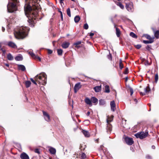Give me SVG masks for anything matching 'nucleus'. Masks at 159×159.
<instances>
[{
  "label": "nucleus",
  "instance_id": "22",
  "mask_svg": "<svg viewBox=\"0 0 159 159\" xmlns=\"http://www.w3.org/2000/svg\"><path fill=\"white\" fill-rule=\"evenodd\" d=\"M82 132L85 137H88L90 136V134L88 131L82 130Z\"/></svg>",
  "mask_w": 159,
  "mask_h": 159
},
{
  "label": "nucleus",
  "instance_id": "4",
  "mask_svg": "<svg viewBox=\"0 0 159 159\" xmlns=\"http://www.w3.org/2000/svg\"><path fill=\"white\" fill-rule=\"evenodd\" d=\"M14 2H9L7 5V9L8 12H12L17 10V5L19 2L18 0H11Z\"/></svg>",
  "mask_w": 159,
  "mask_h": 159
},
{
  "label": "nucleus",
  "instance_id": "12",
  "mask_svg": "<svg viewBox=\"0 0 159 159\" xmlns=\"http://www.w3.org/2000/svg\"><path fill=\"white\" fill-rule=\"evenodd\" d=\"M20 157L22 159H29L28 156L25 153H22Z\"/></svg>",
  "mask_w": 159,
  "mask_h": 159
},
{
  "label": "nucleus",
  "instance_id": "33",
  "mask_svg": "<svg viewBox=\"0 0 159 159\" xmlns=\"http://www.w3.org/2000/svg\"><path fill=\"white\" fill-rule=\"evenodd\" d=\"M99 104L100 105H104L105 104V101L102 99L99 100Z\"/></svg>",
  "mask_w": 159,
  "mask_h": 159
},
{
  "label": "nucleus",
  "instance_id": "40",
  "mask_svg": "<svg viewBox=\"0 0 159 159\" xmlns=\"http://www.w3.org/2000/svg\"><path fill=\"white\" fill-rule=\"evenodd\" d=\"M86 155L84 153H83L81 155V157L82 159H85L86 158Z\"/></svg>",
  "mask_w": 159,
  "mask_h": 159
},
{
  "label": "nucleus",
  "instance_id": "44",
  "mask_svg": "<svg viewBox=\"0 0 159 159\" xmlns=\"http://www.w3.org/2000/svg\"><path fill=\"white\" fill-rule=\"evenodd\" d=\"M34 152H35L38 153V154L40 153L39 150L38 149H36L34 150Z\"/></svg>",
  "mask_w": 159,
  "mask_h": 159
},
{
  "label": "nucleus",
  "instance_id": "6",
  "mask_svg": "<svg viewBox=\"0 0 159 159\" xmlns=\"http://www.w3.org/2000/svg\"><path fill=\"white\" fill-rule=\"evenodd\" d=\"M126 8L129 11L132 12L134 10L133 3L131 2L126 4Z\"/></svg>",
  "mask_w": 159,
  "mask_h": 159
},
{
  "label": "nucleus",
  "instance_id": "19",
  "mask_svg": "<svg viewBox=\"0 0 159 159\" xmlns=\"http://www.w3.org/2000/svg\"><path fill=\"white\" fill-rule=\"evenodd\" d=\"M49 151L50 153L52 154H54L56 152V150L55 148L51 147L49 149Z\"/></svg>",
  "mask_w": 159,
  "mask_h": 159
},
{
  "label": "nucleus",
  "instance_id": "29",
  "mask_svg": "<svg viewBox=\"0 0 159 159\" xmlns=\"http://www.w3.org/2000/svg\"><path fill=\"white\" fill-rule=\"evenodd\" d=\"M80 20V17L79 16H77L74 18V21L75 23H78Z\"/></svg>",
  "mask_w": 159,
  "mask_h": 159
},
{
  "label": "nucleus",
  "instance_id": "3",
  "mask_svg": "<svg viewBox=\"0 0 159 159\" xmlns=\"http://www.w3.org/2000/svg\"><path fill=\"white\" fill-rule=\"evenodd\" d=\"M34 80L39 84L44 85L46 83L47 75L44 73H40L35 76Z\"/></svg>",
  "mask_w": 159,
  "mask_h": 159
},
{
  "label": "nucleus",
  "instance_id": "61",
  "mask_svg": "<svg viewBox=\"0 0 159 159\" xmlns=\"http://www.w3.org/2000/svg\"><path fill=\"white\" fill-rule=\"evenodd\" d=\"M127 80H128V77H127L126 78V81H127Z\"/></svg>",
  "mask_w": 159,
  "mask_h": 159
},
{
  "label": "nucleus",
  "instance_id": "24",
  "mask_svg": "<svg viewBox=\"0 0 159 159\" xmlns=\"http://www.w3.org/2000/svg\"><path fill=\"white\" fill-rule=\"evenodd\" d=\"M7 58L10 61H12L14 59V57L12 55L9 53L7 55Z\"/></svg>",
  "mask_w": 159,
  "mask_h": 159
},
{
  "label": "nucleus",
  "instance_id": "13",
  "mask_svg": "<svg viewBox=\"0 0 159 159\" xmlns=\"http://www.w3.org/2000/svg\"><path fill=\"white\" fill-rule=\"evenodd\" d=\"M153 33H154V36L157 39L159 38V30L155 31L154 29H152Z\"/></svg>",
  "mask_w": 159,
  "mask_h": 159
},
{
  "label": "nucleus",
  "instance_id": "9",
  "mask_svg": "<svg viewBox=\"0 0 159 159\" xmlns=\"http://www.w3.org/2000/svg\"><path fill=\"white\" fill-rule=\"evenodd\" d=\"M110 106L111 111H114L116 109V104L114 101L111 102Z\"/></svg>",
  "mask_w": 159,
  "mask_h": 159
},
{
  "label": "nucleus",
  "instance_id": "2",
  "mask_svg": "<svg viewBox=\"0 0 159 159\" xmlns=\"http://www.w3.org/2000/svg\"><path fill=\"white\" fill-rule=\"evenodd\" d=\"M29 28L27 27H21L19 31L14 33V36L17 39H23L27 35V32L29 30Z\"/></svg>",
  "mask_w": 159,
  "mask_h": 159
},
{
  "label": "nucleus",
  "instance_id": "1",
  "mask_svg": "<svg viewBox=\"0 0 159 159\" xmlns=\"http://www.w3.org/2000/svg\"><path fill=\"white\" fill-rule=\"evenodd\" d=\"M38 0H25V11L27 17H28V22L31 26H33L36 22V18L38 15Z\"/></svg>",
  "mask_w": 159,
  "mask_h": 159
},
{
  "label": "nucleus",
  "instance_id": "11",
  "mask_svg": "<svg viewBox=\"0 0 159 159\" xmlns=\"http://www.w3.org/2000/svg\"><path fill=\"white\" fill-rule=\"evenodd\" d=\"M8 45L9 46L14 48H17V46L16 44L14 43L11 41L8 42Z\"/></svg>",
  "mask_w": 159,
  "mask_h": 159
},
{
  "label": "nucleus",
  "instance_id": "26",
  "mask_svg": "<svg viewBox=\"0 0 159 159\" xmlns=\"http://www.w3.org/2000/svg\"><path fill=\"white\" fill-rule=\"evenodd\" d=\"M82 42L81 41H79L74 43V45L75 46V47L77 48H79L80 47L78 45L80 44Z\"/></svg>",
  "mask_w": 159,
  "mask_h": 159
},
{
  "label": "nucleus",
  "instance_id": "20",
  "mask_svg": "<svg viewBox=\"0 0 159 159\" xmlns=\"http://www.w3.org/2000/svg\"><path fill=\"white\" fill-rule=\"evenodd\" d=\"M15 59L16 61H21L23 59V57L21 55H19L16 56L15 58Z\"/></svg>",
  "mask_w": 159,
  "mask_h": 159
},
{
  "label": "nucleus",
  "instance_id": "30",
  "mask_svg": "<svg viewBox=\"0 0 159 159\" xmlns=\"http://www.w3.org/2000/svg\"><path fill=\"white\" fill-rule=\"evenodd\" d=\"M110 89L108 85H106L105 86V92L107 93H109L110 92Z\"/></svg>",
  "mask_w": 159,
  "mask_h": 159
},
{
  "label": "nucleus",
  "instance_id": "53",
  "mask_svg": "<svg viewBox=\"0 0 159 159\" xmlns=\"http://www.w3.org/2000/svg\"><path fill=\"white\" fill-rule=\"evenodd\" d=\"M90 114V112L89 111H88L87 112V115L88 116H89Z\"/></svg>",
  "mask_w": 159,
  "mask_h": 159
},
{
  "label": "nucleus",
  "instance_id": "60",
  "mask_svg": "<svg viewBox=\"0 0 159 159\" xmlns=\"http://www.w3.org/2000/svg\"><path fill=\"white\" fill-rule=\"evenodd\" d=\"M149 48V47L148 46L147 47H146V48L147 49H148Z\"/></svg>",
  "mask_w": 159,
  "mask_h": 159
},
{
  "label": "nucleus",
  "instance_id": "45",
  "mask_svg": "<svg viewBox=\"0 0 159 159\" xmlns=\"http://www.w3.org/2000/svg\"><path fill=\"white\" fill-rule=\"evenodd\" d=\"M30 80L34 84H37V83L36 82V80L35 81L32 78H30Z\"/></svg>",
  "mask_w": 159,
  "mask_h": 159
},
{
  "label": "nucleus",
  "instance_id": "48",
  "mask_svg": "<svg viewBox=\"0 0 159 159\" xmlns=\"http://www.w3.org/2000/svg\"><path fill=\"white\" fill-rule=\"evenodd\" d=\"M147 159H152L151 157L149 155H147L146 157Z\"/></svg>",
  "mask_w": 159,
  "mask_h": 159
},
{
  "label": "nucleus",
  "instance_id": "7",
  "mask_svg": "<svg viewBox=\"0 0 159 159\" xmlns=\"http://www.w3.org/2000/svg\"><path fill=\"white\" fill-rule=\"evenodd\" d=\"M126 143L129 145H131L134 143V141L132 138L126 137L125 139Z\"/></svg>",
  "mask_w": 159,
  "mask_h": 159
},
{
  "label": "nucleus",
  "instance_id": "8",
  "mask_svg": "<svg viewBox=\"0 0 159 159\" xmlns=\"http://www.w3.org/2000/svg\"><path fill=\"white\" fill-rule=\"evenodd\" d=\"M43 112L45 120L47 121H49L50 119V116L48 114L44 111H43Z\"/></svg>",
  "mask_w": 159,
  "mask_h": 159
},
{
  "label": "nucleus",
  "instance_id": "42",
  "mask_svg": "<svg viewBox=\"0 0 159 159\" xmlns=\"http://www.w3.org/2000/svg\"><path fill=\"white\" fill-rule=\"evenodd\" d=\"M120 68L121 69H122L123 67V64L122 63L121 61L120 62Z\"/></svg>",
  "mask_w": 159,
  "mask_h": 159
},
{
  "label": "nucleus",
  "instance_id": "37",
  "mask_svg": "<svg viewBox=\"0 0 159 159\" xmlns=\"http://www.w3.org/2000/svg\"><path fill=\"white\" fill-rule=\"evenodd\" d=\"M154 79L155 82L156 83H157L158 81V76L157 73L155 75Z\"/></svg>",
  "mask_w": 159,
  "mask_h": 159
},
{
  "label": "nucleus",
  "instance_id": "49",
  "mask_svg": "<svg viewBox=\"0 0 159 159\" xmlns=\"http://www.w3.org/2000/svg\"><path fill=\"white\" fill-rule=\"evenodd\" d=\"M52 51L51 50L48 49V54H51L52 53Z\"/></svg>",
  "mask_w": 159,
  "mask_h": 159
},
{
  "label": "nucleus",
  "instance_id": "17",
  "mask_svg": "<svg viewBox=\"0 0 159 159\" xmlns=\"http://www.w3.org/2000/svg\"><path fill=\"white\" fill-rule=\"evenodd\" d=\"M69 45L70 43L69 42H66L62 43V46L63 48H66L69 47Z\"/></svg>",
  "mask_w": 159,
  "mask_h": 159
},
{
  "label": "nucleus",
  "instance_id": "62",
  "mask_svg": "<svg viewBox=\"0 0 159 159\" xmlns=\"http://www.w3.org/2000/svg\"><path fill=\"white\" fill-rule=\"evenodd\" d=\"M152 148H153V149L155 148V146H152Z\"/></svg>",
  "mask_w": 159,
  "mask_h": 159
},
{
  "label": "nucleus",
  "instance_id": "56",
  "mask_svg": "<svg viewBox=\"0 0 159 159\" xmlns=\"http://www.w3.org/2000/svg\"><path fill=\"white\" fill-rule=\"evenodd\" d=\"M5 30V29L3 27H2V30L3 32H4V31Z\"/></svg>",
  "mask_w": 159,
  "mask_h": 159
},
{
  "label": "nucleus",
  "instance_id": "54",
  "mask_svg": "<svg viewBox=\"0 0 159 159\" xmlns=\"http://www.w3.org/2000/svg\"><path fill=\"white\" fill-rule=\"evenodd\" d=\"M64 0H60V3L61 4L63 3V1Z\"/></svg>",
  "mask_w": 159,
  "mask_h": 159
},
{
  "label": "nucleus",
  "instance_id": "52",
  "mask_svg": "<svg viewBox=\"0 0 159 159\" xmlns=\"http://www.w3.org/2000/svg\"><path fill=\"white\" fill-rule=\"evenodd\" d=\"M38 59L39 61H41V58L37 56V57L35 59Z\"/></svg>",
  "mask_w": 159,
  "mask_h": 159
},
{
  "label": "nucleus",
  "instance_id": "15",
  "mask_svg": "<svg viewBox=\"0 0 159 159\" xmlns=\"http://www.w3.org/2000/svg\"><path fill=\"white\" fill-rule=\"evenodd\" d=\"M84 101L87 104L89 105L90 106H92V103L91 99L90 100L89 98H85Z\"/></svg>",
  "mask_w": 159,
  "mask_h": 159
},
{
  "label": "nucleus",
  "instance_id": "55",
  "mask_svg": "<svg viewBox=\"0 0 159 159\" xmlns=\"http://www.w3.org/2000/svg\"><path fill=\"white\" fill-rule=\"evenodd\" d=\"M140 94L141 95H145V93H143L142 92H140Z\"/></svg>",
  "mask_w": 159,
  "mask_h": 159
},
{
  "label": "nucleus",
  "instance_id": "5",
  "mask_svg": "<svg viewBox=\"0 0 159 159\" xmlns=\"http://www.w3.org/2000/svg\"><path fill=\"white\" fill-rule=\"evenodd\" d=\"M148 135V133L144 132H139L134 134V136L137 138H139L140 139H143L146 138Z\"/></svg>",
  "mask_w": 159,
  "mask_h": 159
},
{
  "label": "nucleus",
  "instance_id": "57",
  "mask_svg": "<svg viewBox=\"0 0 159 159\" xmlns=\"http://www.w3.org/2000/svg\"><path fill=\"white\" fill-rule=\"evenodd\" d=\"M2 52H3V53H4V54H5V53H6V51L5 50H2Z\"/></svg>",
  "mask_w": 159,
  "mask_h": 159
},
{
  "label": "nucleus",
  "instance_id": "31",
  "mask_svg": "<svg viewBox=\"0 0 159 159\" xmlns=\"http://www.w3.org/2000/svg\"><path fill=\"white\" fill-rule=\"evenodd\" d=\"M31 84V83L30 81H27L25 83L26 86L27 88L29 87Z\"/></svg>",
  "mask_w": 159,
  "mask_h": 159
},
{
  "label": "nucleus",
  "instance_id": "10",
  "mask_svg": "<svg viewBox=\"0 0 159 159\" xmlns=\"http://www.w3.org/2000/svg\"><path fill=\"white\" fill-rule=\"evenodd\" d=\"M81 85L80 83L76 84L74 87V89L75 93H76L79 89L81 88Z\"/></svg>",
  "mask_w": 159,
  "mask_h": 159
},
{
  "label": "nucleus",
  "instance_id": "14",
  "mask_svg": "<svg viewBox=\"0 0 159 159\" xmlns=\"http://www.w3.org/2000/svg\"><path fill=\"white\" fill-rule=\"evenodd\" d=\"M101 85H100L99 86H97L94 87L93 89L96 92L98 93L101 91Z\"/></svg>",
  "mask_w": 159,
  "mask_h": 159
},
{
  "label": "nucleus",
  "instance_id": "41",
  "mask_svg": "<svg viewBox=\"0 0 159 159\" xmlns=\"http://www.w3.org/2000/svg\"><path fill=\"white\" fill-rule=\"evenodd\" d=\"M84 29L86 30H87L88 29L89 26L87 24H85L84 26Z\"/></svg>",
  "mask_w": 159,
  "mask_h": 159
},
{
  "label": "nucleus",
  "instance_id": "46",
  "mask_svg": "<svg viewBox=\"0 0 159 159\" xmlns=\"http://www.w3.org/2000/svg\"><path fill=\"white\" fill-rule=\"evenodd\" d=\"M128 68H126L125 70V71L124 72V73L125 74H127L128 73Z\"/></svg>",
  "mask_w": 159,
  "mask_h": 159
},
{
  "label": "nucleus",
  "instance_id": "16",
  "mask_svg": "<svg viewBox=\"0 0 159 159\" xmlns=\"http://www.w3.org/2000/svg\"><path fill=\"white\" fill-rule=\"evenodd\" d=\"M143 36L145 37L146 39L149 40L150 41H154L153 39H154V37L152 38L151 36L147 34H144Z\"/></svg>",
  "mask_w": 159,
  "mask_h": 159
},
{
  "label": "nucleus",
  "instance_id": "36",
  "mask_svg": "<svg viewBox=\"0 0 159 159\" xmlns=\"http://www.w3.org/2000/svg\"><path fill=\"white\" fill-rule=\"evenodd\" d=\"M117 5L122 9H123L124 8V6L122 4V3L121 2H118L117 3Z\"/></svg>",
  "mask_w": 159,
  "mask_h": 159
},
{
  "label": "nucleus",
  "instance_id": "28",
  "mask_svg": "<svg viewBox=\"0 0 159 159\" xmlns=\"http://www.w3.org/2000/svg\"><path fill=\"white\" fill-rule=\"evenodd\" d=\"M116 33L117 36L118 37L120 36V30L117 28H116Z\"/></svg>",
  "mask_w": 159,
  "mask_h": 159
},
{
  "label": "nucleus",
  "instance_id": "63",
  "mask_svg": "<svg viewBox=\"0 0 159 159\" xmlns=\"http://www.w3.org/2000/svg\"><path fill=\"white\" fill-rule=\"evenodd\" d=\"M1 47V43H0V48Z\"/></svg>",
  "mask_w": 159,
  "mask_h": 159
},
{
  "label": "nucleus",
  "instance_id": "23",
  "mask_svg": "<svg viewBox=\"0 0 159 159\" xmlns=\"http://www.w3.org/2000/svg\"><path fill=\"white\" fill-rule=\"evenodd\" d=\"M107 132L108 133H110L111 131L112 130V127L111 125L110 124V123L107 124Z\"/></svg>",
  "mask_w": 159,
  "mask_h": 159
},
{
  "label": "nucleus",
  "instance_id": "25",
  "mask_svg": "<svg viewBox=\"0 0 159 159\" xmlns=\"http://www.w3.org/2000/svg\"><path fill=\"white\" fill-rule=\"evenodd\" d=\"M91 102H92L93 103L95 104V105H96L98 102V99L95 97H92L91 98Z\"/></svg>",
  "mask_w": 159,
  "mask_h": 159
},
{
  "label": "nucleus",
  "instance_id": "58",
  "mask_svg": "<svg viewBox=\"0 0 159 159\" xmlns=\"http://www.w3.org/2000/svg\"><path fill=\"white\" fill-rule=\"evenodd\" d=\"M5 65L7 67H9V65L8 64H6Z\"/></svg>",
  "mask_w": 159,
  "mask_h": 159
},
{
  "label": "nucleus",
  "instance_id": "18",
  "mask_svg": "<svg viewBox=\"0 0 159 159\" xmlns=\"http://www.w3.org/2000/svg\"><path fill=\"white\" fill-rule=\"evenodd\" d=\"M18 66L19 70H21L22 71H24L25 70V67L24 65H18Z\"/></svg>",
  "mask_w": 159,
  "mask_h": 159
},
{
  "label": "nucleus",
  "instance_id": "27",
  "mask_svg": "<svg viewBox=\"0 0 159 159\" xmlns=\"http://www.w3.org/2000/svg\"><path fill=\"white\" fill-rule=\"evenodd\" d=\"M29 54L31 56V57L34 58L36 59L37 57V56H36L33 52H29Z\"/></svg>",
  "mask_w": 159,
  "mask_h": 159
},
{
  "label": "nucleus",
  "instance_id": "21",
  "mask_svg": "<svg viewBox=\"0 0 159 159\" xmlns=\"http://www.w3.org/2000/svg\"><path fill=\"white\" fill-rule=\"evenodd\" d=\"M113 117V116H111L110 117L108 116L107 117V124L109 123L110 122H111L112 120Z\"/></svg>",
  "mask_w": 159,
  "mask_h": 159
},
{
  "label": "nucleus",
  "instance_id": "32",
  "mask_svg": "<svg viewBox=\"0 0 159 159\" xmlns=\"http://www.w3.org/2000/svg\"><path fill=\"white\" fill-rule=\"evenodd\" d=\"M144 90L145 93H147L150 90V89L149 86H147L144 89Z\"/></svg>",
  "mask_w": 159,
  "mask_h": 159
},
{
  "label": "nucleus",
  "instance_id": "59",
  "mask_svg": "<svg viewBox=\"0 0 159 159\" xmlns=\"http://www.w3.org/2000/svg\"><path fill=\"white\" fill-rule=\"evenodd\" d=\"M134 101L136 103H137V100L136 99H134Z\"/></svg>",
  "mask_w": 159,
  "mask_h": 159
},
{
  "label": "nucleus",
  "instance_id": "47",
  "mask_svg": "<svg viewBox=\"0 0 159 159\" xmlns=\"http://www.w3.org/2000/svg\"><path fill=\"white\" fill-rule=\"evenodd\" d=\"M130 95H132L133 94V92H134L132 88H130Z\"/></svg>",
  "mask_w": 159,
  "mask_h": 159
},
{
  "label": "nucleus",
  "instance_id": "43",
  "mask_svg": "<svg viewBox=\"0 0 159 159\" xmlns=\"http://www.w3.org/2000/svg\"><path fill=\"white\" fill-rule=\"evenodd\" d=\"M141 46L140 44H138L136 45H135V47L137 48V49H139L141 47Z\"/></svg>",
  "mask_w": 159,
  "mask_h": 159
},
{
  "label": "nucleus",
  "instance_id": "35",
  "mask_svg": "<svg viewBox=\"0 0 159 159\" xmlns=\"http://www.w3.org/2000/svg\"><path fill=\"white\" fill-rule=\"evenodd\" d=\"M154 41H150V40H143V43L145 44L147 43H151L153 42Z\"/></svg>",
  "mask_w": 159,
  "mask_h": 159
},
{
  "label": "nucleus",
  "instance_id": "34",
  "mask_svg": "<svg viewBox=\"0 0 159 159\" xmlns=\"http://www.w3.org/2000/svg\"><path fill=\"white\" fill-rule=\"evenodd\" d=\"M130 35L133 38H137V35L133 32H131L130 33Z\"/></svg>",
  "mask_w": 159,
  "mask_h": 159
},
{
  "label": "nucleus",
  "instance_id": "51",
  "mask_svg": "<svg viewBox=\"0 0 159 159\" xmlns=\"http://www.w3.org/2000/svg\"><path fill=\"white\" fill-rule=\"evenodd\" d=\"M94 34L93 33H91L89 34V35L91 37H92V36H93L94 35Z\"/></svg>",
  "mask_w": 159,
  "mask_h": 159
},
{
  "label": "nucleus",
  "instance_id": "50",
  "mask_svg": "<svg viewBox=\"0 0 159 159\" xmlns=\"http://www.w3.org/2000/svg\"><path fill=\"white\" fill-rule=\"evenodd\" d=\"M60 13H61V19L62 20H63V15H62V12L61 11H60Z\"/></svg>",
  "mask_w": 159,
  "mask_h": 159
},
{
  "label": "nucleus",
  "instance_id": "39",
  "mask_svg": "<svg viewBox=\"0 0 159 159\" xmlns=\"http://www.w3.org/2000/svg\"><path fill=\"white\" fill-rule=\"evenodd\" d=\"M57 53L59 55H61L62 53V50L61 49H58Z\"/></svg>",
  "mask_w": 159,
  "mask_h": 159
},
{
  "label": "nucleus",
  "instance_id": "38",
  "mask_svg": "<svg viewBox=\"0 0 159 159\" xmlns=\"http://www.w3.org/2000/svg\"><path fill=\"white\" fill-rule=\"evenodd\" d=\"M66 12H67V15L69 16V17H71V13H70V9L69 8H68L67 9V10H66Z\"/></svg>",
  "mask_w": 159,
  "mask_h": 159
},
{
  "label": "nucleus",
  "instance_id": "64",
  "mask_svg": "<svg viewBox=\"0 0 159 159\" xmlns=\"http://www.w3.org/2000/svg\"><path fill=\"white\" fill-rule=\"evenodd\" d=\"M118 0V1H120L121 0Z\"/></svg>",
  "mask_w": 159,
  "mask_h": 159
}]
</instances>
